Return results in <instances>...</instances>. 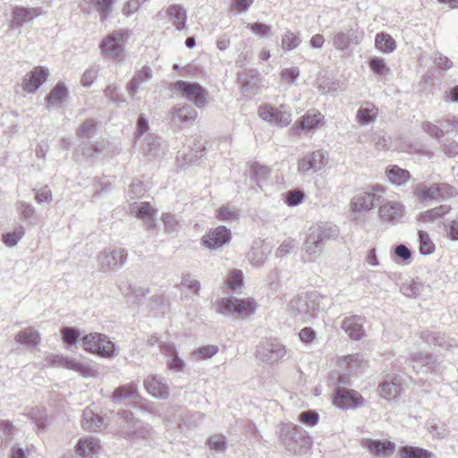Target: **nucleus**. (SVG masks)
<instances>
[{
  "label": "nucleus",
  "instance_id": "13d9d810",
  "mask_svg": "<svg viewBox=\"0 0 458 458\" xmlns=\"http://www.w3.org/2000/svg\"><path fill=\"white\" fill-rule=\"evenodd\" d=\"M146 145L143 148L144 155L156 157L158 155L159 148L161 146V139L157 136H150L147 139Z\"/></svg>",
  "mask_w": 458,
  "mask_h": 458
},
{
  "label": "nucleus",
  "instance_id": "b1692460",
  "mask_svg": "<svg viewBox=\"0 0 458 458\" xmlns=\"http://www.w3.org/2000/svg\"><path fill=\"white\" fill-rule=\"evenodd\" d=\"M131 213L143 220L148 229L151 230L157 227L155 223L157 209L153 208L149 202L133 203L131 206Z\"/></svg>",
  "mask_w": 458,
  "mask_h": 458
},
{
  "label": "nucleus",
  "instance_id": "4468645a",
  "mask_svg": "<svg viewBox=\"0 0 458 458\" xmlns=\"http://www.w3.org/2000/svg\"><path fill=\"white\" fill-rule=\"evenodd\" d=\"M44 13L41 7H25L15 5L12 9L10 28L20 30Z\"/></svg>",
  "mask_w": 458,
  "mask_h": 458
},
{
  "label": "nucleus",
  "instance_id": "8fccbe9b",
  "mask_svg": "<svg viewBox=\"0 0 458 458\" xmlns=\"http://www.w3.org/2000/svg\"><path fill=\"white\" fill-rule=\"evenodd\" d=\"M451 210V207L449 205H440L434 208L428 209L420 214V220L424 223L432 222L439 217L444 216Z\"/></svg>",
  "mask_w": 458,
  "mask_h": 458
},
{
  "label": "nucleus",
  "instance_id": "6e6d98bb",
  "mask_svg": "<svg viewBox=\"0 0 458 458\" xmlns=\"http://www.w3.org/2000/svg\"><path fill=\"white\" fill-rule=\"evenodd\" d=\"M420 252L422 255H429L435 250V244L428 233L425 231H419Z\"/></svg>",
  "mask_w": 458,
  "mask_h": 458
},
{
  "label": "nucleus",
  "instance_id": "4c0bfd02",
  "mask_svg": "<svg viewBox=\"0 0 458 458\" xmlns=\"http://www.w3.org/2000/svg\"><path fill=\"white\" fill-rule=\"evenodd\" d=\"M409 361L416 372L422 369H425V372H428L430 364L434 362L430 353H422L420 352L411 353Z\"/></svg>",
  "mask_w": 458,
  "mask_h": 458
},
{
  "label": "nucleus",
  "instance_id": "39448f33",
  "mask_svg": "<svg viewBox=\"0 0 458 458\" xmlns=\"http://www.w3.org/2000/svg\"><path fill=\"white\" fill-rule=\"evenodd\" d=\"M81 344L85 351L104 358H113L117 354L114 343L103 334L90 333L81 338Z\"/></svg>",
  "mask_w": 458,
  "mask_h": 458
},
{
  "label": "nucleus",
  "instance_id": "423d86ee",
  "mask_svg": "<svg viewBox=\"0 0 458 458\" xmlns=\"http://www.w3.org/2000/svg\"><path fill=\"white\" fill-rule=\"evenodd\" d=\"M384 190L378 186H372L355 194L350 202V208L353 212L369 211L382 202Z\"/></svg>",
  "mask_w": 458,
  "mask_h": 458
},
{
  "label": "nucleus",
  "instance_id": "0eeeda50",
  "mask_svg": "<svg viewBox=\"0 0 458 458\" xmlns=\"http://www.w3.org/2000/svg\"><path fill=\"white\" fill-rule=\"evenodd\" d=\"M129 30H114L106 37L100 45L102 54L109 59H122L123 57L124 44L129 38Z\"/></svg>",
  "mask_w": 458,
  "mask_h": 458
},
{
  "label": "nucleus",
  "instance_id": "a878e982",
  "mask_svg": "<svg viewBox=\"0 0 458 458\" xmlns=\"http://www.w3.org/2000/svg\"><path fill=\"white\" fill-rule=\"evenodd\" d=\"M420 338L428 344L439 346L446 350H451L452 348L458 346L454 339L450 338L440 332H435L432 330H423L420 333Z\"/></svg>",
  "mask_w": 458,
  "mask_h": 458
},
{
  "label": "nucleus",
  "instance_id": "a19ab883",
  "mask_svg": "<svg viewBox=\"0 0 458 458\" xmlns=\"http://www.w3.org/2000/svg\"><path fill=\"white\" fill-rule=\"evenodd\" d=\"M388 180L395 185H402L411 178L410 172L398 165H392L386 171Z\"/></svg>",
  "mask_w": 458,
  "mask_h": 458
},
{
  "label": "nucleus",
  "instance_id": "2eb2a0df",
  "mask_svg": "<svg viewBox=\"0 0 458 458\" xmlns=\"http://www.w3.org/2000/svg\"><path fill=\"white\" fill-rule=\"evenodd\" d=\"M259 115L264 121L274 123L281 127L287 126L292 122L291 112L284 110L283 106L280 108H275L269 105L259 106Z\"/></svg>",
  "mask_w": 458,
  "mask_h": 458
},
{
  "label": "nucleus",
  "instance_id": "393cba45",
  "mask_svg": "<svg viewBox=\"0 0 458 458\" xmlns=\"http://www.w3.org/2000/svg\"><path fill=\"white\" fill-rule=\"evenodd\" d=\"M270 253V247L264 241L257 239L253 242L247 254L249 261L255 267L262 266Z\"/></svg>",
  "mask_w": 458,
  "mask_h": 458
},
{
  "label": "nucleus",
  "instance_id": "a211bd4d",
  "mask_svg": "<svg viewBox=\"0 0 458 458\" xmlns=\"http://www.w3.org/2000/svg\"><path fill=\"white\" fill-rule=\"evenodd\" d=\"M364 33L358 29H348L338 31L333 38L334 47L338 50H345L351 45H359L363 39Z\"/></svg>",
  "mask_w": 458,
  "mask_h": 458
},
{
  "label": "nucleus",
  "instance_id": "864d4df0",
  "mask_svg": "<svg viewBox=\"0 0 458 458\" xmlns=\"http://www.w3.org/2000/svg\"><path fill=\"white\" fill-rule=\"evenodd\" d=\"M301 42V38L298 34L287 30L282 36V47L284 51H290L295 49Z\"/></svg>",
  "mask_w": 458,
  "mask_h": 458
},
{
  "label": "nucleus",
  "instance_id": "6ab92c4d",
  "mask_svg": "<svg viewBox=\"0 0 458 458\" xmlns=\"http://www.w3.org/2000/svg\"><path fill=\"white\" fill-rule=\"evenodd\" d=\"M48 70L46 67L38 66L29 72L23 78L22 89L28 93H35L39 87L47 81Z\"/></svg>",
  "mask_w": 458,
  "mask_h": 458
},
{
  "label": "nucleus",
  "instance_id": "bf43d9fd",
  "mask_svg": "<svg viewBox=\"0 0 458 458\" xmlns=\"http://www.w3.org/2000/svg\"><path fill=\"white\" fill-rule=\"evenodd\" d=\"M304 197H305V195L301 191L293 190V191H288L284 194V202L289 207H296V206L300 205L301 203H302Z\"/></svg>",
  "mask_w": 458,
  "mask_h": 458
},
{
  "label": "nucleus",
  "instance_id": "f257e3e1",
  "mask_svg": "<svg viewBox=\"0 0 458 458\" xmlns=\"http://www.w3.org/2000/svg\"><path fill=\"white\" fill-rule=\"evenodd\" d=\"M339 235V228L331 223H320L309 228L304 242L305 252L317 258L320 256L330 241L335 240Z\"/></svg>",
  "mask_w": 458,
  "mask_h": 458
},
{
  "label": "nucleus",
  "instance_id": "49530a36",
  "mask_svg": "<svg viewBox=\"0 0 458 458\" xmlns=\"http://www.w3.org/2000/svg\"><path fill=\"white\" fill-rule=\"evenodd\" d=\"M400 454L403 458H432L434 454L424 448L405 445L400 449Z\"/></svg>",
  "mask_w": 458,
  "mask_h": 458
},
{
  "label": "nucleus",
  "instance_id": "cd10ccee",
  "mask_svg": "<svg viewBox=\"0 0 458 458\" xmlns=\"http://www.w3.org/2000/svg\"><path fill=\"white\" fill-rule=\"evenodd\" d=\"M364 320L363 317L351 316L343 320L341 327L352 339L360 340L365 335L363 328Z\"/></svg>",
  "mask_w": 458,
  "mask_h": 458
},
{
  "label": "nucleus",
  "instance_id": "412c9836",
  "mask_svg": "<svg viewBox=\"0 0 458 458\" xmlns=\"http://www.w3.org/2000/svg\"><path fill=\"white\" fill-rule=\"evenodd\" d=\"M144 386L147 392L155 398L165 400L170 395L169 386L161 376H148L144 380Z\"/></svg>",
  "mask_w": 458,
  "mask_h": 458
},
{
  "label": "nucleus",
  "instance_id": "c03bdc74",
  "mask_svg": "<svg viewBox=\"0 0 458 458\" xmlns=\"http://www.w3.org/2000/svg\"><path fill=\"white\" fill-rule=\"evenodd\" d=\"M375 46L378 50L385 53H391L396 47L394 39L389 34L384 32L376 35Z\"/></svg>",
  "mask_w": 458,
  "mask_h": 458
},
{
  "label": "nucleus",
  "instance_id": "58836bf2",
  "mask_svg": "<svg viewBox=\"0 0 458 458\" xmlns=\"http://www.w3.org/2000/svg\"><path fill=\"white\" fill-rule=\"evenodd\" d=\"M366 360L363 355L355 353L344 357L340 360V367L348 369L350 372H357L364 368Z\"/></svg>",
  "mask_w": 458,
  "mask_h": 458
},
{
  "label": "nucleus",
  "instance_id": "052dcab7",
  "mask_svg": "<svg viewBox=\"0 0 458 458\" xmlns=\"http://www.w3.org/2000/svg\"><path fill=\"white\" fill-rule=\"evenodd\" d=\"M297 249V242L292 238L285 239L276 250V256L280 258L287 257Z\"/></svg>",
  "mask_w": 458,
  "mask_h": 458
},
{
  "label": "nucleus",
  "instance_id": "aec40b11",
  "mask_svg": "<svg viewBox=\"0 0 458 458\" xmlns=\"http://www.w3.org/2000/svg\"><path fill=\"white\" fill-rule=\"evenodd\" d=\"M53 365L78 372L84 377L93 376V369L89 364L83 363L75 358L56 355L53 358Z\"/></svg>",
  "mask_w": 458,
  "mask_h": 458
},
{
  "label": "nucleus",
  "instance_id": "680f3d73",
  "mask_svg": "<svg viewBox=\"0 0 458 458\" xmlns=\"http://www.w3.org/2000/svg\"><path fill=\"white\" fill-rule=\"evenodd\" d=\"M319 420L318 413L314 410L302 411L299 414V420L303 424L313 427L318 424Z\"/></svg>",
  "mask_w": 458,
  "mask_h": 458
},
{
  "label": "nucleus",
  "instance_id": "338daca9",
  "mask_svg": "<svg viewBox=\"0 0 458 458\" xmlns=\"http://www.w3.org/2000/svg\"><path fill=\"white\" fill-rule=\"evenodd\" d=\"M208 445L210 448L217 452H223L226 449L225 438L222 435L211 436L208 439Z\"/></svg>",
  "mask_w": 458,
  "mask_h": 458
},
{
  "label": "nucleus",
  "instance_id": "ddd939ff",
  "mask_svg": "<svg viewBox=\"0 0 458 458\" xmlns=\"http://www.w3.org/2000/svg\"><path fill=\"white\" fill-rule=\"evenodd\" d=\"M232 240L231 230L224 225L212 228L201 238V243L211 250H220Z\"/></svg>",
  "mask_w": 458,
  "mask_h": 458
},
{
  "label": "nucleus",
  "instance_id": "5fc2aeb1",
  "mask_svg": "<svg viewBox=\"0 0 458 458\" xmlns=\"http://www.w3.org/2000/svg\"><path fill=\"white\" fill-rule=\"evenodd\" d=\"M218 352V346L214 344L204 345L197 348L191 353L196 360H207L212 358Z\"/></svg>",
  "mask_w": 458,
  "mask_h": 458
},
{
  "label": "nucleus",
  "instance_id": "79ce46f5",
  "mask_svg": "<svg viewBox=\"0 0 458 458\" xmlns=\"http://www.w3.org/2000/svg\"><path fill=\"white\" fill-rule=\"evenodd\" d=\"M377 115V108L373 105L360 106L356 114L357 122L361 125H368L374 122Z\"/></svg>",
  "mask_w": 458,
  "mask_h": 458
},
{
  "label": "nucleus",
  "instance_id": "0e129e2a",
  "mask_svg": "<svg viewBox=\"0 0 458 458\" xmlns=\"http://www.w3.org/2000/svg\"><path fill=\"white\" fill-rule=\"evenodd\" d=\"M98 73V68L97 65L89 66L81 76V84L85 87L92 85Z\"/></svg>",
  "mask_w": 458,
  "mask_h": 458
},
{
  "label": "nucleus",
  "instance_id": "de8ad7c7",
  "mask_svg": "<svg viewBox=\"0 0 458 458\" xmlns=\"http://www.w3.org/2000/svg\"><path fill=\"white\" fill-rule=\"evenodd\" d=\"M89 4L92 5L99 13L101 21L107 19L112 12V6L114 0H84Z\"/></svg>",
  "mask_w": 458,
  "mask_h": 458
},
{
  "label": "nucleus",
  "instance_id": "9d476101",
  "mask_svg": "<svg viewBox=\"0 0 458 458\" xmlns=\"http://www.w3.org/2000/svg\"><path fill=\"white\" fill-rule=\"evenodd\" d=\"M285 353L284 345L276 339L263 341L259 343L256 349L257 359L267 364L277 362Z\"/></svg>",
  "mask_w": 458,
  "mask_h": 458
},
{
  "label": "nucleus",
  "instance_id": "37998d69",
  "mask_svg": "<svg viewBox=\"0 0 458 458\" xmlns=\"http://www.w3.org/2000/svg\"><path fill=\"white\" fill-rule=\"evenodd\" d=\"M137 389V386L134 383L123 385L114 391L112 399L114 403H117L122 400L135 398L138 395Z\"/></svg>",
  "mask_w": 458,
  "mask_h": 458
},
{
  "label": "nucleus",
  "instance_id": "69168bd1",
  "mask_svg": "<svg viewBox=\"0 0 458 458\" xmlns=\"http://www.w3.org/2000/svg\"><path fill=\"white\" fill-rule=\"evenodd\" d=\"M370 69L378 75H385L388 72L389 69L384 63V60L379 57H373L369 60Z\"/></svg>",
  "mask_w": 458,
  "mask_h": 458
},
{
  "label": "nucleus",
  "instance_id": "4be33fe9",
  "mask_svg": "<svg viewBox=\"0 0 458 458\" xmlns=\"http://www.w3.org/2000/svg\"><path fill=\"white\" fill-rule=\"evenodd\" d=\"M378 212L383 221L395 225L402 221L404 207L402 203L397 201H386L380 205Z\"/></svg>",
  "mask_w": 458,
  "mask_h": 458
},
{
  "label": "nucleus",
  "instance_id": "9b49d317",
  "mask_svg": "<svg viewBox=\"0 0 458 458\" xmlns=\"http://www.w3.org/2000/svg\"><path fill=\"white\" fill-rule=\"evenodd\" d=\"M174 89L197 107L204 106L207 102L208 92L197 82L177 81L174 84Z\"/></svg>",
  "mask_w": 458,
  "mask_h": 458
},
{
  "label": "nucleus",
  "instance_id": "4d7b16f0",
  "mask_svg": "<svg viewBox=\"0 0 458 458\" xmlns=\"http://www.w3.org/2000/svg\"><path fill=\"white\" fill-rule=\"evenodd\" d=\"M64 342L67 344V348L75 345L80 339V331L75 327H65L61 330Z\"/></svg>",
  "mask_w": 458,
  "mask_h": 458
},
{
  "label": "nucleus",
  "instance_id": "bb28decb",
  "mask_svg": "<svg viewBox=\"0 0 458 458\" xmlns=\"http://www.w3.org/2000/svg\"><path fill=\"white\" fill-rule=\"evenodd\" d=\"M361 446L377 456L390 454L395 449V444L391 441L370 438H363Z\"/></svg>",
  "mask_w": 458,
  "mask_h": 458
},
{
  "label": "nucleus",
  "instance_id": "e433bc0d",
  "mask_svg": "<svg viewBox=\"0 0 458 458\" xmlns=\"http://www.w3.org/2000/svg\"><path fill=\"white\" fill-rule=\"evenodd\" d=\"M378 388L380 395L388 400L396 398L403 391L401 384L396 379L385 380Z\"/></svg>",
  "mask_w": 458,
  "mask_h": 458
},
{
  "label": "nucleus",
  "instance_id": "603ef678",
  "mask_svg": "<svg viewBox=\"0 0 458 458\" xmlns=\"http://www.w3.org/2000/svg\"><path fill=\"white\" fill-rule=\"evenodd\" d=\"M24 234V227L21 225H16L13 232L4 233L2 239L7 247H14Z\"/></svg>",
  "mask_w": 458,
  "mask_h": 458
},
{
  "label": "nucleus",
  "instance_id": "774afa93",
  "mask_svg": "<svg viewBox=\"0 0 458 458\" xmlns=\"http://www.w3.org/2000/svg\"><path fill=\"white\" fill-rule=\"evenodd\" d=\"M300 75V69L296 66L284 69L281 72L282 80L286 83L293 84Z\"/></svg>",
  "mask_w": 458,
  "mask_h": 458
},
{
  "label": "nucleus",
  "instance_id": "20e7f679",
  "mask_svg": "<svg viewBox=\"0 0 458 458\" xmlns=\"http://www.w3.org/2000/svg\"><path fill=\"white\" fill-rule=\"evenodd\" d=\"M257 303L252 298L238 299L235 297H224L216 304V311L225 316L250 315L255 312Z\"/></svg>",
  "mask_w": 458,
  "mask_h": 458
},
{
  "label": "nucleus",
  "instance_id": "1a4fd4ad",
  "mask_svg": "<svg viewBox=\"0 0 458 458\" xmlns=\"http://www.w3.org/2000/svg\"><path fill=\"white\" fill-rule=\"evenodd\" d=\"M328 162V153L316 150L304 155L299 161L297 170L303 176L312 175L324 169Z\"/></svg>",
  "mask_w": 458,
  "mask_h": 458
},
{
  "label": "nucleus",
  "instance_id": "e2e57ef3",
  "mask_svg": "<svg viewBox=\"0 0 458 458\" xmlns=\"http://www.w3.org/2000/svg\"><path fill=\"white\" fill-rule=\"evenodd\" d=\"M243 283V275L241 270H233L228 276L227 285L228 287L235 291L237 288L241 287Z\"/></svg>",
  "mask_w": 458,
  "mask_h": 458
},
{
  "label": "nucleus",
  "instance_id": "7c9ffc66",
  "mask_svg": "<svg viewBox=\"0 0 458 458\" xmlns=\"http://www.w3.org/2000/svg\"><path fill=\"white\" fill-rule=\"evenodd\" d=\"M173 123L187 124L193 121L197 115L196 111L190 106H174L170 110Z\"/></svg>",
  "mask_w": 458,
  "mask_h": 458
},
{
  "label": "nucleus",
  "instance_id": "c756f323",
  "mask_svg": "<svg viewBox=\"0 0 458 458\" xmlns=\"http://www.w3.org/2000/svg\"><path fill=\"white\" fill-rule=\"evenodd\" d=\"M152 78V70L149 66L144 65L137 71L130 81L126 84V90L131 96H134L140 85L148 82Z\"/></svg>",
  "mask_w": 458,
  "mask_h": 458
},
{
  "label": "nucleus",
  "instance_id": "c85d7f7f",
  "mask_svg": "<svg viewBox=\"0 0 458 458\" xmlns=\"http://www.w3.org/2000/svg\"><path fill=\"white\" fill-rule=\"evenodd\" d=\"M162 353L168 358L166 366L169 369L174 371H182L185 367V363L182 359L178 355L174 344L167 343L161 345Z\"/></svg>",
  "mask_w": 458,
  "mask_h": 458
},
{
  "label": "nucleus",
  "instance_id": "c9c22d12",
  "mask_svg": "<svg viewBox=\"0 0 458 458\" xmlns=\"http://www.w3.org/2000/svg\"><path fill=\"white\" fill-rule=\"evenodd\" d=\"M321 122V114L316 113L314 110L308 111L303 116L297 120L293 131L312 130L316 128Z\"/></svg>",
  "mask_w": 458,
  "mask_h": 458
},
{
  "label": "nucleus",
  "instance_id": "f704fd0d",
  "mask_svg": "<svg viewBox=\"0 0 458 458\" xmlns=\"http://www.w3.org/2000/svg\"><path fill=\"white\" fill-rule=\"evenodd\" d=\"M76 453L81 457H90L98 454L100 444L97 438L85 437L81 438L76 446Z\"/></svg>",
  "mask_w": 458,
  "mask_h": 458
},
{
  "label": "nucleus",
  "instance_id": "dca6fc26",
  "mask_svg": "<svg viewBox=\"0 0 458 458\" xmlns=\"http://www.w3.org/2000/svg\"><path fill=\"white\" fill-rule=\"evenodd\" d=\"M361 395L351 389L338 386L335 391L334 404L340 409H355L361 404Z\"/></svg>",
  "mask_w": 458,
  "mask_h": 458
},
{
  "label": "nucleus",
  "instance_id": "3c124183",
  "mask_svg": "<svg viewBox=\"0 0 458 458\" xmlns=\"http://www.w3.org/2000/svg\"><path fill=\"white\" fill-rule=\"evenodd\" d=\"M15 208L21 216V220L30 221L31 219H36V209L32 204L24 200H17Z\"/></svg>",
  "mask_w": 458,
  "mask_h": 458
},
{
  "label": "nucleus",
  "instance_id": "ea45409f",
  "mask_svg": "<svg viewBox=\"0 0 458 458\" xmlns=\"http://www.w3.org/2000/svg\"><path fill=\"white\" fill-rule=\"evenodd\" d=\"M66 97L67 89L64 83L58 82L46 98L47 108L50 109L51 107L61 104Z\"/></svg>",
  "mask_w": 458,
  "mask_h": 458
},
{
  "label": "nucleus",
  "instance_id": "09e8293b",
  "mask_svg": "<svg viewBox=\"0 0 458 458\" xmlns=\"http://www.w3.org/2000/svg\"><path fill=\"white\" fill-rule=\"evenodd\" d=\"M271 170L269 167L262 165L259 163H254L250 167V175L254 178L257 185L259 188L262 187V182L268 179Z\"/></svg>",
  "mask_w": 458,
  "mask_h": 458
},
{
  "label": "nucleus",
  "instance_id": "f8f14e48",
  "mask_svg": "<svg viewBox=\"0 0 458 458\" xmlns=\"http://www.w3.org/2000/svg\"><path fill=\"white\" fill-rule=\"evenodd\" d=\"M455 190L446 183H434L417 187V196L424 200H444L454 196Z\"/></svg>",
  "mask_w": 458,
  "mask_h": 458
},
{
  "label": "nucleus",
  "instance_id": "72a5a7b5",
  "mask_svg": "<svg viewBox=\"0 0 458 458\" xmlns=\"http://www.w3.org/2000/svg\"><path fill=\"white\" fill-rule=\"evenodd\" d=\"M105 419L93 412L89 409H86L82 414L81 426L85 430L98 431L105 427Z\"/></svg>",
  "mask_w": 458,
  "mask_h": 458
},
{
  "label": "nucleus",
  "instance_id": "473e14b6",
  "mask_svg": "<svg viewBox=\"0 0 458 458\" xmlns=\"http://www.w3.org/2000/svg\"><path fill=\"white\" fill-rule=\"evenodd\" d=\"M165 13L171 18L176 30H182L186 28L187 11L184 7L176 4H171L165 10Z\"/></svg>",
  "mask_w": 458,
  "mask_h": 458
},
{
  "label": "nucleus",
  "instance_id": "6e6552de",
  "mask_svg": "<svg viewBox=\"0 0 458 458\" xmlns=\"http://www.w3.org/2000/svg\"><path fill=\"white\" fill-rule=\"evenodd\" d=\"M124 425L121 428V434L125 438H146L149 436L150 428L148 424L136 420L131 411L123 410L118 413Z\"/></svg>",
  "mask_w": 458,
  "mask_h": 458
},
{
  "label": "nucleus",
  "instance_id": "f03ea898",
  "mask_svg": "<svg viewBox=\"0 0 458 458\" xmlns=\"http://www.w3.org/2000/svg\"><path fill=\"white\" fill-rule=\"evenodd\" d=\"M279 439L285 450L294 454L306 453L312 444L308 433L300 426L292 423L281 426Z\"/></svg>",
  "mask_w": 458,
  "mask_h": 458
},
{
  "label": "nucleus",
  "instance_id": "a18cd8bd",
  "mask_svg": "<svg viewBox=\"0 0 458 458\" xmlns=\"http://www.w3.org/2000/svg\"><path fill=\"white\" fill-rule=\"evenodd\" d=\"M424 288V284L414 279L404 281L401 286V293L410 298L418 297Z\"/></svg>",
  "mask_w": 458,
  "mask_h": 458
},
{
  "label": "nucleus",
  "instance_id": "2f4dec72",
  "mask_svg": "<svg viewBox=\"0 0 458 458\" xmlns=\"http://www.w3.org/2000/svg\"><path fill=\"white\" fill-rule=\"evenodd\" d=\"M15 341L29 349H35L40 343V335L35 328L29 327L16 334Z\"/></svg>",
  "mask_w": 458,
  "mask_h": 458
},
{
  "label": "nucleus",
  "instance_id": "5701e85b",
  "mask_svg": "<svg viewBox=\"0 0 458 458\" xmlns=\"http://www.w3.org/2000/svg\"><path fill=\"white\" fill-rule=\"evenodd\" d=\"M238 82L244 94H255L259 87L260 73L255 69H243L238 72Z\"/></svg>",
  "mask_w": 458,
  "mask_h": 458
},
{
  "label": "nucleus",
  "instance_id": "f3484780",
  "mask_svg": "<svg viewBox=\"0 0 458 458\" xmlns=\"http://www.w3.org/2000/svg\"><path fill=\"white\" fill-rule=\"evenodd\" d=\"M127 260V251L124 249L101 251L98 256V261L103 270H112L121 267Z\"/></svg>",
  "mask_w": 458,
  "mask_h": 458
},
{
  "label": "nucleus",
  "instance_id": "7ed1b4c3",
  "mask_svg": "<svg viewBox=\"0 0 458 458\" xmlns=\"http://www.w3.org/2000/svg\"><path fill=\"white\" fill-rule=\"evenodd\" d=\"M320 308V296L317 293H306L291 300L289 309L302 322L315 317Z\"/></svg>",
  "mask_w": 458,
  "mask_h": 458
}]
</instances>
